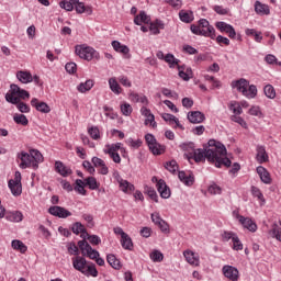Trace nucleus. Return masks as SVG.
<instances>
[{
	"label": "nucleus",
	"mask_w": 281,
	"mask_h": 281,
	"mask_svg": "<svg viewBox=\"0 0 281 281\" xmlns=\"http://www.w3.org/2000/svg\"><path fill=\"white\" fill-rule=\"evenodd\" d=\"M188 148L191 149L189 158H193L198 164L207 159V161L215 164L216 168H223V166L229 168L232 166V160L227 158V148L221 142L209 140V148L206 149H194V143H190Z\"/></svg>",
	"instance_id": "nucleus-1"
},
{
	"label": "nucleus",
	"mask_w": 281,
	"mask_h": 281,
	"mask_svg": "<svg viewBox=\"0 0 281 281\" xmlns=\"http://www.w3.org/2000/svg\"><path fill=\"white\" fill-rule=\"evenodd\" d=\"M20 159V168L25 170V168H33V170H38V164H43L44 158L43 154L38 151V149H31L27 154L26 151H22L18 155Z\"/></svg>",
	"instance_id": "nucleus-2"
},
{
	"label": "nucleus",
	"mask_w": 281,
	"mask_h": 281,
	"mask_svg": "<svg viewBox=\"0 0 281 281\" xmlns=\"http://www.w3.org/2000/svg\"><path fill=\"white\" fill-rule=\"evenodd\" d=\"M72 267L76 271H80L83 276H91L92 278H98V269H95V265L89 263L87 259L81 256H77L72 258Z\"/></svg>",
	"instance_id": "nucleus-3"
},
{
	"label": "nucleus",
	"mask_w": 281,
	"mask_h": 281,
	"mask_svg": "<svg viewBox=\"0 0 281 281\" xmlns=\"http://www.w3.org/2000/svg\"><path fill=\"white\" fill-rule=\"evenodd\" d=\"M233 89H236L240 94H243L248 100H254L258 95V88L254 85H249L247 79H239L232 82Z\"/></svg>",
	"instance_id": "nucleus-4"
},
{
	"label": "nucleus",
	"mask_w": 281,
	"mask_h": 281,
	"mask_svg": "<svg viewBox=\"0 0 281 281\" xmlns=\"http://www.w3.org/2000/svg\"><path fill=\"white\" fill-rule=\"evenodd\" d=\"M78 247L81 250L82 256H87L90 260H95L99 267H104V259L100 258V252L93 249L88 241L79 240Z\"/></svg>",
	"instance_id": "nucleus-5"
},
{
	"label": "nucleus",
	"mask_w": 281,
	"mask_h": 281,
	"mask_svg": "<svg viewBox=\"0 0 281 281\" xmlns=\"http://www.w3.org/2000/svg\"><path fill=\"white\" fill-rule=\"evenodd\" d=\"M25 98H30V92L14 83L11 85V93L5 94L7 102L11 104H19L21 99L25 100Z\"/></svg>",
	"instance_id": "nucleus-6"
},
{
	"label": "nucleus",
	"mask_w": 281,
	"mask_h": 281,
	"mask_svg": "<svg viewBox=\"0 0 281 281\" xmlns=\"http://www.w3.org/2000/svg\"><path fill=\"white\" fill-rule=\"evenodd\" d=\"M75 52L77 56H79V58H82L83 60H93V58L98 56V52H95L93 47L86 44L76 46Z\"/></svg>",
	"instance_id": "nucleus-7"
},
{
	"label": "nucleus",
	"mask_w": 281,
	"mask_h": 281,
	"mask_svg": "<svg viewBox=\"0 0 281 281\" xmlns=\"http://www.w3.org/2000/svg\"><path fill=\"white\" fill-rule=\"evenodd\" d=\"M8 186L13 196H21V194H23V186L21 184V172L16 171L14 179L9 180Z\"/></svg>",
	"instance_id": "nucleus-8"
},
{
	"label": "nucleus",
	"mask_w": 281,
	"mask_h": 281,
	"mask_svg": "<svg viewBox=\"0 0 281 281\" xmlns=\"http://www.w3.org/2000/svg\"><path fill=\"white\" fill-rule=\"evenodd\" d=\"M192 34H196L198 36H206L209 38H214L216 36V30L214 27L203 29L200 24H192L191 25Z\"/></svg>",
	"instance_id": "nucleus-9"
},
{
	"label": "nucleus",
	"mask_w": 281,
	"mask_h": 281,
	"mask_svg": "<svg viewBox=\"0 0 281 281\" xmlns=\"http://www.w3.org/2000/svg\"><path fill=\"white\" fill-rule=\"evenodd\" d=\"M236 218H237L238 223H240V225L244 227V229H247L248 232H251L252 234L258 232V225L250 217H245L243 215L237 214Z\"/></svg>",
	"instance_id": "nucleus-10"
},
{
	"label": "nucleus",
	"mask_w": 281,
	"mask_h": 281,
	"mask_svg": "<svg viewBox=\"0 0 281 281\" xmlns=\"http://www.w3.org/2000/svg\"><path fill=\"white\" fill-rule=\"evenodd\" d=\"M184 260L191 267H201V257L190 249L183 251Z\"/></svg>",
	"instance_id": "nucleus-11"
},
{
	"label": "nucleus",
	"mask_w": 281,
	"mask_h": 281,
	"mask_svg": "<svg viewBox=\"0 0 281 281\" xmlns=\"http://www.w3.org/2000/svg\"><path fill=\"white\" fill-rule=\"evenodd\" d=\"M255 14L258 16H269L271 14V8L267 3H262L260 0H256L254 3Z\"/></svg>",
	"instance_id": "nucleus-12"
},
{
	"label": "nucleus",
	"mask_w": 281,
	"mask_h": 281,
	"mask_svg": "<svg viewBox=\"0 0 281 281\" xmlns=\"http://www.w3.org/2000/svg\"><path fill=\"white\" fill-rule=\"evenodd\" d=\"M140 115L145 119V126H151V128H157V122L155 121V114L150 113V109L143 106L140 109Z\"/></svg>",
	"instance_id": "nucleus-13"
},
{
	"label": "nucleus",
	"mask_w": 281,
	"mask_h": 281,
	"mask_svg": "<svg viewBox=\"0 0 281 281\" xmlns=\"http://www.w3.org/2000/svg\"><path fill=\"white\" fill-rule=\"evenodd\" d=\"M223 276L227 278V280L231 281H238L239 272L236 267L233 266H224L222 268Z\"/></svg>",
	"instance_id": "nucleus-14"
},
{
	"label": "nucleus",
	"mask_w": 281,
	"mask_h": 281,
	"mask_svg": "<svg viewBox=\"0 0 281 281\" xmlns=\"http://www.w3.org/2000/svg\"><path fill=\"white\" fill-rule=\"evenodd\" d=\"M48 212L52 214V216H57L58 218H67L71 216V212L61 206H50Z\"/></svg>",
	"instance_id": "nucleus-15"
},
{
	"label": "nucleus",
	"mask_w": 281,
	"mask_h": 281,
	"mask_svg": "<svg viewBox=\"0 0 281 281\" xmlns=\"http://www.w3.org/2000/svg\"><path fill=\"white\" fill-rule=\"evenodd\" d=\"M215 27L220 30V32H225L228 34L229 38H236V30H234V26L231 24H227L225 22H216Z\"/></svg>",
	"instance_id": "nucleus-16"
},
{
	"label": "nucleus",
	"mask_w": 281,
	"mask_h": 281,
	"mask_svg": "<svg viewBox=\"0 0 281 281\" xmlns=\"http://www.w3.org/2000/svg\"><path fill=\"white\" fill-rule=\"evenodd\" d=\"M91 162L93 164L94 168L98 169L99 175H109V167H106V162L98 157H92Z\"/></svg>",
	"instance_id": "nucleus-17"
},
{
	"label": "nucleus",
	"mask_w": 281,
	"mask_h": 281,
	"mask_svg": "<svg viewBox=\"0 0 281 281\" xmlns=\"http://www.w3.org/2000/svg\"><path fill=\"white\" fill-rule=\"evenodd\" d=\"M257 175H259L260 181L265 183L266 186H270L272 179H271V173L267 168L259 166L257 167Z\"/></svg>",
	"instance_id": "nucleus-18"
},
{
	"label": "nucleus",
	"mask_w": 281,
	"mask_h": 281,
	"mask_svg": "<svg viewBox=\"0 0 281 281\" xmlns=\"http://www.w3.org/2000/svg\"><path fill=\"white\" fill-rule=\"evenodd\" d=\"M55 171L58 172L60 177H70V175L74 172L71 168L67 167L60 160L55 161Z\"/></svg>",
	"instance_id": "nucleus-19"
},
{
	"label": "nucleus",
	"mask_w": 281,
	"mask_h": 281,
	"mask_svg": "<svg viewBox=\"0 0 281 281\" xmlns=\"http://www.w3.org/2000/svg\"><path fill=\"white\" fill-rule=\"evenodd\" d=\"M157 191L159 192L161 199H170V188L166 184V181L159 179L158 184H156Z\"/></svg>",
	"instance_id": "nucleus-20"
},
{
	"label": "nucleus",
	"mask_w": 281,
	"mask_h": 281,
	"mask_svg": "<svg viewBox=\"0 0 281 281\" xmlns=\"http://www.w3.org/2000/svg\"><path fill=\"white\" fill-rule=\"evenodd\" d=\"M75 10L77 14H87L88 16L93 14V8L91 5H85V2H80V0H77V3H75Z\"/></svg>",
	"instance_id": "nucleus-21"
},
{
	"label": "nucleus",
	"mask_w": 281,
	"mask_h": 281,
	"mask_svg": "<svg viewBox=\"0 0 281 281\" xmlns=\"http://www.w3.org/2000/svg\"><path fill=\"white\" fill-rule=\"evenodd\" d=\"M31 105L40 113H49L52 111V108H49L47 103L38 101L36 98L31 100Z\"/></svg>",
	"instance_id": "nucleus-22"
},
{
	"label": "nucleus",
	"mask_w": 281,
	"mask_h": 281,
	"mask_svg": "<svg viewBox=\"0 0 281 281\" xmlns=\"http://www.w3.org/2000/svg\"><path fill=\"white\" fill-rule=\"evenodd\" d=\"M161 117L165 122H168V124L173 126V128H181V131H183V125H181V123L179 122V119H177V116H175L172 114H168V113H162Z\"/></svg>",
	"instance_id": "nucleus-23"
},
{
	"label": "nucleus",
	"mask_w": 281,
	"mask_h": 281,
	"mask_svg": "<svg viewBox=\"0 0 281 281\" xmlns=\"http://www.w3.org/2000/svg\"><path fill=\"white\" fill-rule=\"evenodd\" d=\"M188 120L191 124H201V122L205 121V114L199 111L189 112Z\"/></svg>",
	"instance_id": "nucleus-24"
},
{
	"label": "nucleus",
	"mask_w": 281,
	"mask_h": 281,
	"mask_svg": "<svg viewBox=\"0 0 281 281\" xmlns=\"http://www.w3.org/2000/svg\"><path fill=\"white\" fill-rule=\"evenodd\" d=\"M4 214L7 221L11 223H21V221H23V213L21 211H9Z\"/></svg>",
	"instance_id": "nucleus-25"
},
{
	"label": "nucleus",
	"mask_w": 281,
	"mask_h": 281,
	"mask_svg": "<svg viewBox=\"0 0 281 281\" xmlns=\"http://www.w3.org/2000/svg\"><path fill=\"white\" fill-rule=\"evenodd\" d=\"M128 99L131 100V102H139L140 104H145V106H147L148 104V98L146 95L139 94L134 91H130Z\"/></svg>",
	"instance_id": "nucleus-26"
},
{
	"label": "nucleus",
	"mask_w": 281,
	"mask_h": 281,
	"mask_svg": "<svg viewBox=\"0 0 281 281\" xmlns=\"http://www.w3.org/2000/svg\"><path fill=\"white\" fill-rule=\"evenodd\" d=\"M108 85L110 87V91L114 93V95H120L123 91L122 86L117 82V78L112 77L108 80Z\"/></svg>",
	"instance_id": "nucleus-27"
},
{
	"label": "nucleus",
	"mask_w": 281,
	"mask_h": 281,
	"mask_svg": "<svg viewBox=\"0 0 281 281\" xmlns=\"http://www.w3.org/2000/svg\"><path fill=\"white\" fill-rule=\"evenodd\" d=\"M16 78L19 81L22 82V85H30L34 80V77H32V74L30 71L20 70L16 72Z\"/></svg>",
	"instance_id": "nucleus-28"
},
{
	"label": "nucleus",
	"mask_w": 281,
	"mask_h": 281,
	"mask_svg": "<svg viewBox=\"0 0 281 281\" xmlns=\"http://www.w3.org/2000/svg\"><path fill=\"white\" fill-rule=\"evenodd\" d=\"M112 47L114 52H117V54H122L123 56H128L131 48L128 46L120 43L119 41H113L112 42Z\"/></svg>",
	"instance_id": "nucleus-29"
},
{
	"label": "nucleus",
	"mask_w": 281,
	"mask_h": 281,
	"mask_svg": "<svg viewBox=\"0 0 281 281\" xmlns=\"http://www.w3.org/2000/svg\"><path fill=\"white\" fill-rule=\"evenodd\" d=\"M166 27V24L161 20H156L154 22H150L149 24V32L157 36V34H160V30H164Z\"/></svg>",
	"instance_id": "nucleus-30"
},
{
	"label": "nucleus",
	"mask_w": 281,
	"mask_h": 281,
	"mask_svg": "<svg viewBox=\"0 0 281 281\" xmlns=\"http://www.w3.org/2000/svg\"><path fill=\"white\" fill-rule=\"evenodd\" d=\"M256 159L258 164H267V161H269V155L267 154V149H265L263 146H257Z\"/></svg>",
	"instance_id": "nucleus-31"
},
{
	"label": "nucleus",
	"mask_w": 281,
	"mask_h": 281,
	"mask_svg": "<svg viewBox=\"0 0 281 281\" xmlns=\"http://www.w3.org/2000/svg\"><path fill=\"white\" fill-rule=\"evenodd\" d=\"M117 150H124V147H122V143H116V144H108L105 145L103 153L105 155H115Z\"/></svg>",
	"instance_id": "nucleus-32"
},
{
	"label": "nucleus",
	"mask_w": 281,
	"mask_h": 281,
	"mask_svg": "<svg viewBox=\"0 0 281 281\" xmlns=\"http://www.w3.org/2000/svg\"><path fill=\"white\" fill-rule=\"evenodd\" d=\"M134 23H135V25L148 24V23H150V16H148V14H146L145 11H140L139 14H137L134 18Z\"/></svg>",
	"instance_id": "nucleus-33"
},
{
	"label": "nucleus",
	"mask_w": 281,
	"mask_h": 281,
	"mask_svg": "<svg viewBox=\"0 0 281 281\" xmlns=\"http://www.w3.org/2000/svg\"><path fill=\"white\" fill-rule=\"evenodd\" d=\"M179 19L182 23H192L194 21V13L188 10H181L179 12Z\"/></svg>",
	"instance_id": "nucleus-34"
},
{
	"label": "nucleus",
	"mask_w": 281,
	"mask_h": 281,
	"mask_svg": "<svg viewBox=\"0 0 281 281\" xmlns=\"http://www.w3.org/2000/svg\"><path fill=\"white\" fill-rule=\"evenodd\" d=\"M93 80L88 79L77 86V91H79V93H87L88 91H91V89H93Z\"/></svg>",
	"instance_id": "nucleus-35"
},
{
	"label": "nucleus",
	"mask_w": 281,
	"mask_h": 281,
	"mask_svg": "<svg viewBox=\"0 0 281 281\" xmlns=\"http://www.w3.org/2000/svg\"><path fill=\"white\" fill-rule=\"evenodd\" d=\"M119 188L125 194H131V192L135 191V186H133V183L128 182V180H123L122 182H120Z\"/></svg>",
	"instance_id": "nucleus-36"
},
{
	"label": "nucleus",
	"mask_w": 281,
	"mask_h": 281,
	"mask_svg": "<svg viewBox=\"0 0 281 281\" xmlns=\"http://www.w3.org/2000/svg\"><path fill=\"white\" fill-rule=\"evenodd\" d=\"M250 192L252 196H255V199L259 201V205H265V203H267V200H265V195L262 194V191H260V189H258L257 187H251Z\"/></svg>",
	"instance_id": "nucleus-37"
},
{
	"label": "nucleus",
	"mask_w": 281,
	"mask_h": 281,
	"mask_svg": "<svg viewBox=\"0 0 281 281\" xmlns=\"http://www.w3.org/2000/svg\"><path fill=\"white\" fill-rule=\"evenodd\" d=\"M76 3H78V0H63L59 2V8L66 10V12H72Z\"/></svg>",
	"instance_id": "nucleus-38"
},
{
	"label": "nucleus",
	"mask_w": 281,
	"mask_h": 281,
	"mask_svg": "<svg viewBox=\"0 0 281 281\" xmlns=\"http://www.w3.org/2000/svg\"><path fill=\"white\" fill-rule=\"evenodd\" d=\"M106 261L109 262L112 269H116V270L122 269V262H120V259H117L115 255H108Z\"/></svg>",
	"instance_id": "nucleus-39"
},
{
	"label": "nucleus",
	"mask_w": 281,
	"mask_h": 281,
	"mask_svg": "<svg viewBox=\"0 0 281 281\" xmlns=\"http://www.w3.org/2000/svg\"><path fill=\"white\" fill-rule=\"evenodd\" d=\"M11 247H12V249L20 251L21 254H25L27 251V246H25V244H23V241H21L19 239L12 240Z\"/></svg>",
	"instance_id": "nucleus-40"
},
{
	"label": "nucleus",
	"mask_w": 281,
	"mask_h": 281,
	"mask_svg": "<svg viewBox=\"0 0 281 281\" xmlns=\"http://www.w3.org/2000/svg\"><path fill=\"white\" fill-rule=\"evenodd\" d=\"M13 122H15V124H20L21 126H27L30 124V120H27V116L19 113H15L13 115Z\"/></svg>",
	"instance_id": "nucleus-41"
},
{
	"label": "nucleus",
	"mask_w": 281,
	"mask_h": 281,
	"mask_svg": "<svg viewBox=\"0 0 281 281\" xmlns=\"http://www.w3.org/2000/svg\"><path fill=\"white\" fill-rule=\"evenodd\" d=\"M121 245L123 249H127L128 251L133 249V239H131V236H128V234L121 238Z\"/></svg>",
	"instance_id": "nucleus-42"
},
{
	"label": "nucleus",
	"mask_w": 281,
	"mask_h": 281,
	"mask_svg": "<svg viewBox=\"0 0 281 281\" xmlns=\"http://www.w3.org/2000/svg\"><path fill=\"white\" fill-rule=\"evenodd\" d=\"M83 183H86L90 190H98V188H100V183H98V180L93 177L86 178Z\"/></svg>",
	"instance_id": "nucleus-43"
},
{
	"label": "nucleus",
	"mask_w": 281,
	"mask_h": 281,
	"mask_svg": "<svg viewBox=\"0 0 281 281\" xmlns=\"http://www.w3.org/2000/svg\"><path fill=\"white\" fill-rule=\"evenodd\" d=\"M149 150L150 153H153V155H164V153L166 151V147L156 142V144L149 147Z\"/></svg>",
	"instance_id": "nucleus-44"
},
{
	"label": "nucleus",
	"mask_w": 281,
	"mask_h": 281,
	"mask_svg": "<svg viewBox=\"0 0 281 281\" xmlns=\"http://www.w3.org/2000/svg\"><path fill=\"white\" fill-rule=\"evenodd\" d=\"M229 110L234 113V115H243V108L237 101H233L229 103Z\"/></svg>",
	"instance_id": "nucleus-45"
},
{
	"label": "nucleus",
	"mask_w": 281,
	"mask_h": 281,
	"mask_svg": "<svg viewBox=\"0 0 281 281\" xmlns=\"http://www.w3.org/2000/svg\"><path fill=\"white\" fill-rule=\"evenodd\" d=\"M263 93L269 98V100H276V88H273V86L267 85L263 88Z\"/></svg>",
	"instance_id": "nucleus-46"
},
{
	"label": "nucleus",
	"mask_w": 281,
	"mask_h": 281,
	"mask_svg": "<svg viewBox=\"0 0 281 281\" xmlns=\"http://www.w3.org/2000/svg\"><path fill=\"white\" fill-rule=\"evenodd\" d=\"M235 236H237V234L232 231H224L221 234V238H222L223 243H229V240L233 241Z\"/></svg>",
	"instance_id": "nucleus-47"
},
{
	"label": "nucleus",
	"mask_w": 281,
	"mask_h": 281,
	"mask_svg": "<svg viewBox=\"0 0 281 281\" xmlns=\"http://www.w3.org/2000/svg\"><path fill=\"white\" fill-rule=\"evenodd\" d=\"M248 113H249V115H254L255 117H259V119L265 117V114L262 113V110H260V106H258V105H252L248 110Z\"/></svg>",
	"instance_id": "nucleus-48"
},
{
	"label": "nucleus",
	"mask_w": 281,
	"mask_h": 281,
	"mask_svg": "<svg viewBox=\"0 0 281 281\" xmlns=\"http://www.w3.org/2000/svg\"><path fill=\"white\" fill-rule=\"evenodd\" d=\"M86 186L87 184L85 183V181L77 179L76 187H75L76 192H78L79 194H82V196H85V194H87V190H85Z\"/></svg>",
	"instance_id": "nucleus-49"
},
{
	"label": "nucleus",
	"mask_w": 281,
	"mask_h": 281,
	"mask_svg": "<svg viewBox=\"0 0 281 281\" xmlns=\"http://www.w3.org/2000/svg\"><path fill=\"white\" fill-rule=\"evenodd\" d=\"M145 194L151 199V201H155L157 203L159 200V196L157 195V191H155L151 187L146 186L145 187Z\"/></svg>",
	"instance_id": "nucleus-50"
},
{
	"label": "nucleus",
	"mask_w": 281,
	"mask_h": 281,
	"mask_svg": "<svg viewBox=\"0 0 281 281\" xmlns=\"http://www.w3.org/2000/svg\"><path fill=\"white\" fill-rule=\"evenodd\" d=\"M232 249H234V251H243V241H240V238L238 237V235H236L235 237H233L232 240Z\"/></svg>",
	"instance_id": "nucleus-51"
},
{
	"label": "nucleus",
	"mask_w": 281,
	"mask_h": 281,
	"mask_svg": "<svg viewBox=\"0 0 281 281\" xmlns=\"http://www.w3.org/2000/svg\"><path fill=\"white\" fill-rule=\"evenodd\" d=\"M165 63H168L169 67H177L179 65V59L175 57L172 54H167L165 56Z\"/></svg>",
	"instance_id": "nucleus-52"
},
{
	"label": "nucleus",
	"mask_w": 281,
	"mask_h": 281,
	"mask_svg": "<svg viewBox=\"0 0 281 281\" xmlns=\"http://www.w3.org/2000/svg\"><path fill=\"white\" fill-rule=\"evenodd\" d=\"M161 93H162V95H165V98H171L172 100H179V94L168 88H162Z\"/></svg>",
	"instance_id": "nucleus-53"
},
{
	"label": "nucleus",
	"mask_w": 281,
	"mask_h": 281,
	"mask_svg": "<svg viewBox=\"0 0 281 281\" xmlns=\"http://www.w3.org/2000/svg\"><path fill=\"white\" fill-rule=\"evenodd\" d=\"M149 258L153 262H161L164 260V254L159 250H154L150 252Z\"/></svg>",
	"instance_id": "nucleus-54"
},
{
	"label": "nucleus",
	"mask_w": 281,
	"mask_h": 281,
	"mask_svg": "<svg viewBox=\"0 0 281 281\" xmlns=\"http://www.w3.org/2000/svg\"><path fill=\"white\" fill-rule=\"evenodd\" d=\"M270 236L272 238H277V240H280L281 243V229L278 227V224L272 225V229L269 232Z\"/></svg>",
	"instance_id": "nucleus-55"
},
{
	"label": "nucleus",
	"mask_w": 281,
	"mask_h": 281,
	"mask_svg": "<svg viewBox=\"0 0 281 281\" xmlns=\"http://www.w3.org/2000/svg\"><path fill=\"white\" fill-rule=\"evenodd\" d=\"M231 120L233 122H236V124H239V126H241L243 128H247V122L244 117H240V114H234L233 116H231Z\"/></svg>",
	"instance_id": "nucleus-56"
},
{
	"label": "nucleus",
	"mask_w": 281,
	"mask_h": 281,
	"mask_svg": "<svg viewBox=\"0 0 281 281\" xmlns=\"http://www.w3.org/2000/svg\"><path fill=\"white\" fill-rule=\"evenodd\" d=\"M88 133L90 137H92L93 139L95 140L100 139V128H98V126H92L88 128Z\"/></svg>",
	"instance_id": "nucleus-57"
},
{
	"label": "nucleus",
	"mask_w": 281,
	"mask_h": 281,
	"mask_svg": "<svg viewBox=\"0 0 281 281\" xmlns=\"http://www.w3.org/2000/svg\"><path fill=\"white\" fill-rule=\"evenodd\" d=\"M121 113H123V115L128 117V115H131V113H133V106H131L130 103L121 104Z\"/></svg>",
	"instance_id": "nucleus-58"
},
{
	"label": "nucleus",
	"mask_w": 281,
	"mask_h": 281,
	"mask_svg": "<svg viewBox=\"0 0 281 281\" xmlns=\"http://www.w3.org/2000/svg\"><path fill=\"white\" fill-rule=\"evenodd\" d=\"M166 169L169 172H177V170H179V165H177V162L175 160H170L169 162L166 164Z\"/></svg>",
	"instance_id": "nucleus-59"
},
{
	"label": "nucleus",
	"mask_w": 281,
	"mask_h": 281,
	"mask_svg": "<svg viewBox=\"0 0 281 281\" xmlns=\"http://www.w3.org/2000/svg\"><path fill=\"white\" fill-rule=\"evenodd\" d=\"M207 192H210L211 194L216 195V194H221V192H223V189H221L218 187V184L213 183V184L209 186Z\"/></svg>",
	"instance_id": "nucleus-60"
},
{
	"label": "nucleus",
	"mask_w": 281,
	"mask_h": 281,
	"mask_svg": "<svg viewBox=\"0 0 281 281\" xmlns=\"http://www.w3.org/2000/svg\"><path fill=\"white\" fill-rule=\"evenodd\" d=\"M67 249L70 256H78L80 254L78 246H76L74 243L68 244Z\"/></svg>",
	"instance_id": "nucleus-61"
},
{
	"label": "nucleus",
	"mask_w": 281,
	"mask_h": 281,
	"mask_svg": "<svg viewBox=\"0 0 281 281\" xmlns=\"http://www.w3.org/2000/svg\"><path fill=\"white\" fill-rule=\"evenodd\" d=\"M16 104V109L20 111V113H30V105L19 101Z\"/></svg>",
	"instance_id": "nucleus-62"
},
{
	"label": "nucleus",
	"mask_w": 281,
	"mask_h": 281,
	"mask_svg": "<svg viewBox=\"0 0 281 281\" xmlns=\"http://www.w3.org/2000/svg\"><path fill=\"white\" fill-rule=\"evenodd\" d=\"M126 144L128 146H131L132 148H139L142 146V139H133V138H128L126 140Z\"/></svg>",
	"instance_id": "nucleus-63"
},
{
	"label": "nucleus",
	"mask_w": 281,
	"mask_h": 281,
	"mask_svg": "<svg viewBox=\"0 0 281 281\" xmlns=\"http://www.w3.org/2000/svg\"><path fill=\"white\" fill-rule=\"evenodd\" d=\"M72 232H74L76 235L80 234L81 232H85V225H82V223L76 222V223L72 225Z\"/></svg>",
	"instance_id": "nucleus-64"
}]
</instances>
